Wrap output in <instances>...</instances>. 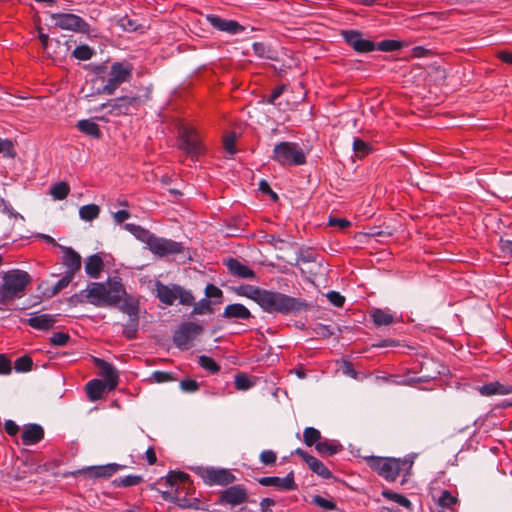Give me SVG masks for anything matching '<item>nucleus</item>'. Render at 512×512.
<instances>
[{
  "instance_id": "obj_50",
  "label": "nucleus",
  "mask_w": 512,
  "mask_h": 512,
  "mask_svg": "<svg viewBox=\"0 0 512 512\" xmlns=\"http://www.w3.org/2000/svg\"><path fill=\"white\" fill-rule=\"evenodd\" d=\"M33 360L30 356L24 355L15 360L14 369L16 372H28L32 369Z\"/></svg>"
},
{
  "instance_id": "obj_57",
  "label": "nucleus",
  "mask_w": 512,
  "mask_h": 512,
  "mask_svg": "<svg viewBox=\"0 0 512 512\" xmlns=\"http://www.w3.org/2000/svg\"><path fill=\"white\" fill-rule=\"evenodd\" d=\"M314 332L318 337H321V338H329L334 334V332L330 326L324 325L321 323H318L315 326Z\"/></svg>"
},
{
  "instance_id": "obj_31",
  "label": "nucleus",
  "mask_w": 512,
  "mask_h": 512,
  "mask_svg": "<svg viewBox=\"0 0 512 512\" xmlns=\"http://www.w3.org/2000/svg\"><path fill=\"white\" fill-rule=\"evenodd\" d=\"M370 317L373 323L378 327L391 325L395 320V317L392 313H390L388 310H383L380 308H373L370 311Z\"/></svg>"
},
{
  "instance_id": "obj_27",
  "label": "nucleus",
  "mask_w": 512,
  "mask_h": 512,
  "mask_svg": "<svg viewBox=\"0 0 512 512\" xmlns=\"http://www.w3.org/2000/svg\"><path fill=\"white\" fill-rule=\"evenodd\" d=\"M478 391L483 396H491V395H508L512 393L511 385H503L499 382H490L482 385L478 388Z\"/></svg>"
},
{
  "instance_id": "obj_18",
  "label": "nucleus",
  "mask_w": 512,
  "mask_h": 512,
  "mask_svg": "<svg viewBox=\"0 0 512 512\" xmlns=\"http://www.w3.org/2000/svg\"><path fill=\"white\" fill-rule=\"evenodd\" d=\"M206 19L214 29L226 32L231 35L240 34L245 30V27L242 26L239 22L235 20L224 19L218 15L209 14L206 16Z\"/></svg>"
},
{
  "instance_id": "obj_3",
  "label": "nucleus",
  "mask_w": 512,
  "mask_h": 512,
  "mask_svg": "<svg viewBox=\"0 0 512 512\" xmlns=\"http://www.w3.org/2000/svg\"><path fill=\"white\" fill-rule=\"evenodd\" d=\"M124 229L134 235L138 240L146 243L148 249L155 255L164 257L171 254L182 253L184 247L181 242H176L171 239L157 237L144 227L127 223Z\"/></svg>"
},
{
  "instance_id": "obj_46",
  "label": "nucleus",
  "mask_w": 512,
  "mask_h": 512,
  "mask_svg": "<svg viewBox=\"0 0 512 512\" xmlns=\"http://www.w3.org/2000/svg\"><path fill=\"white\" fill-rule=\"evenodd\" d=\"M403 47H404L403 43L400 41H397V40L387 39V40H383L379 43H376V49L380 50V51H385V52L397 51V50L402 49Z\"/></svg>"
},
{
  "instance_id": "obj_34",
  "label": "nucleus",
  "mask_w": 512,
  "mask_h": 512,
  "mask_svg": "<svg viewBox=\"0 0 512 512\" xmlns=\"http://www.w3.org/2000/svg\"><path fill=\"white\" fill-rule=\"evenodd\" d=\"M323 438L321 432L314 427H306L303 431V442L308 447H316Z\"/></svg>"
},
{
  "instance_id": "obj_6",
  "label": "nucleus",
  "mask_w": 512,
  "mask_h": 512,
  "mask_svg": "<svg viewBox=\"0 0 512 512\" xmlns=\"http://www.w3.org/2000/svg\"><path fill=\"white\" fill-rule=\"evenodd\" d=\"M271 159L281 166L295 167L306 163V154L298 143L282 141L274 146Z\"/></svg>"
},
{
  "instance_id": "obj_24",
  "label": "nucleus",
  "mask_w": 512,
  "mask_h": 512,
  "mask_svg": "<svg viewBox=\"0 0 512 512\" xmlns=\"http://www.w3.org/2000/svg\"><path fill=\"white\" fill-rule=\"evenodd\" d=\"M225 264L228 272L235 277L242 279L255 278V272L235 258H229Z\"/></svg>"
},
{
  "instance_id": "obj_39",
  "label": "nucleus",
  "mask_w": 512,
  "mask_h": 512,
  "mask_svg": "<svg viewBox=\"0 0 512 512\" xmlns=\"http://www.w3.org/2000/svg\"><path fill=\"white\" fill-rule=\"evenodd\" d=\"M100 208L96 204H87L79 209V216L82 220L92 221L99 216Z\"/></svg>"
},
{
  "instance_id": "obj_62",
  "label": "nucleus",
  "mask_w": 512,
  "mask_h": 512,
  "mask_svg": "<svg viewBox=\"0 0 512 512\" xmlns=\"http://www.w3.org/2000/svg\"><path fill=\"white\" fill-rule=\"evenodd\" d=\"M286 85H278L273 90L270 96L267 98L266 103L275 105L276 100L284 93Z\"/></svg>"
},
{
  "instance_id": "obj_2",
  "label": "nucleus",
  "mask_w": 512,
  "mask_h": 512,
  "mask_svg": "<svg viewBox=\"0 0 512 512\" xmlns=\"http://www.w3.org/2000/svg\"><path fill=\"white\" fill-rule=\"evenodd\" d=\"M87 302L96 307H116L126 295V289L119 277L109 279L107 283L90 282L81 291Z\"/></svg>"
},
{
  "instance_id": "obj_51",
  "label": "nucleus",
  "mask_w": 512,
  "mask_h": 512,
  "mask_svg": "<svg viewBox=\"0 0 512 512\" xmlns=\"http://www.w3.org/2000/svg\"><path fill=\"white\" fill-rule=\"evenodd\" d=\"M199 365L212 374L220 371V366L215 362V360L206 355H201L199 357Z\"/></svg>"
},
{
  "instance_id": "obj_9",
  "label": "nucleus",
  "mask_w": 512,
  "mask_h": 512,
  "mask_svg": "<svg viewBox=\"0 0 512 512\" xmlns=\"http://www.w3.org/2000/svg\"><path fill=\"white\" fill-rule=\"evenodd\" d=\"M54 26L62 30L91 35V26L80 16L73 13H51Z\"/></svg>"
},
{
  "instance_id": "obj_11",
  "label": "nucleus",
  "mask_w": 512,
  "mask_h": 512,
  "mask_svg": "<svg viewBox=\"0 0 512 512\" xmlns=\"http://www.w3.org/2000/svg\"><path fill=\"white\" fill-rule=\"evenodd\" d=\"M140 103V96H121L102 103L96 110L102 111L108 109L107 114L110 116L127 115L130 113L132 107L136 108Z\"/></svg>"
},
{
  "instance_id": "obj_16",
  "label": "nucleus",
  "mask_w": 512,
  "mask_h": 512,
  "mask_svg": "<svg viewBox=\"0 0 512 512\" xmlns=\"http://www.w3.org/2000/svg\"><path fill=\"white\" fill-rule=\"evenodd\" d=\"M248 493L243 485H233L221 491L218 499L219 504L237 506L247 502Z\"/></svg>"
},
{
  "instance_id": "obj_33",
  "label": "nucleus",
  "mask_w": 512,
  "mask_h": 512,
  "mask_svg": "<svg viewBox=\"0 0 512 512\" xmlns=\"http://www.w3.org/2000/svg\"><path fill=\"white\" fill-rule=\"evenodd\" d=\"M309 469L323 479H331L333 475L326 465L315 456L306 463Z\"/></svg>"
},
{
  "instance_id": "obj_53",
  "label": "nucleus",
  "mask_w": 512,
  "mask_h": 512,
  "mask_svg": "<svg viewBox=\"0 0 512 512\" xmlns=\"http://www.w3.org/2000/svg\"><path fill=\"white\" fill-rule=\"evenodd\" d=\"M0 154H3L5 157H14V145L9 139H0Z\"/></svg>"
},
{
  "instance_id": "obj_25",
  "label": "nucleus",
  "mask_w": 512,
  "mask_h": 512,
  "mask_svg": "<svg viewBox=\"0 0 512 512\" xmlns=\"http://www.w3.org/2000/svg\"><path fill=\"white\" fill-rule=\"evenodd\" d=\"M343 445L335 439L323 438L317 443L315 450L320 457H330L343 451Z\"/></svg>"
},
{
  "instance_id": "obj_14",
  "label": "nucleus",
  "mask_w": 512,
  "mask_h": 512,
  "mask_svg": "<svg viewBox=\"0 0 512 512\" xmlns=\"http://www.w3.org/2000/svg\"><path fill=\"white\" fill-rule=\"evenodd\" d=\"M179 147L186 154L196 156L201 153L202 146L199 137L192 128L184 127L179 132Z\"/></svg>"
},
{
  "instance_id": "obj_20",
  "label": "nucleus",
  "mask_w": 512,
  "mask_h": 512,
  "mask_svg": "<svg viewBox=\"0 0 512 512\" xmlns=\"http://www.w3.org/2000/svg\"><path fill=\"white\" fill-rule=\"evenodd\" d=\"M94 363L100 370V375L104 377L108 390H114L119 381V374L116 368L109 362L100 358H94Z\"/></svg>"
},
{
  "instance_id": "obj_4",
  "label": "nucleus",
  "mask_w": 512,
  "mask_h": 512,
  "mask_svg": "<svg viewBox=\"0 0 512 512\" xmlns=\"http://www.w3.org/2000/svg\"><path fill=\"white\" fill-rule=\"evenodd\" d=\"M32 278L26 271L12 269L4 273L0 284V305H7L25 295Z\"/></svg>"
},
{
  "instance_id": "obj_19",
  "label": "nucleus",
  "mask_w": 512,
  "mask_h": 512,
  "mask_svg": "<svg viewBox=\"0 0 512 512\" xmlns=\"http://www.w3.org/2000/svg\"><path fill=\"white\" fill-rule=\"evenodd\" d=\"M125 465L117 463H109L101 466H89L79 470V473H85L89 478H109L117 471L125 469Z\"/></svg>"
},
{
  "instance_id": "obj_64",
  "label": "nucleus",
  "mask_w": 512,
  "mask_h": 512,
  "mask_svg": "<svg viewBox=\"0 0 512 512\" xmlns=\"http://www.w3.org/2000/svg\"><path fill=\"white\" fill-rule=\"evenodd\" d=\"M499 247L502 253L512 257V240L500 238Z\"/></svg>"
},
{
  "instance_id": "obj_38",
  "label": "nucleus",
  "mask_w": 512,
  "mask_h": 512,
  "mask_svg": "<svg viewBox=\"0 0 512 512\" xmlns=\"http://www.w3.org/2000/svg\"><path fill=\"white\" fill-rule=\"evenodd\" d=\"M382 496L388 500H391V501H394L396 502L397 504L405 507L406 509L408 510H412V503L411 501L405 497L404 495L402 494H399V493H396V492H393L391 490H388V489H385L382 491Z\"/></svg>"
},
{
  "instance_id": "obj_47",
  "label": "nucleus",
  "mask_w": 512,
  "mask_h": 512,
  "mask_svg": "<svg viewBox=\"0 0 512 512\" xmlns=\"http://www.w3.org/2000/svg\"><path fill=\"white\" fill-rule=\"evenodd\" d=\"M437 503L442 508L452 509V506L458 503V498L452 495L450 491L444 490Z\"/></svg>"
},
{
  "instance_id": "obj_42",
  "label": "nucleus",
  "mask_w": 512,
  "mask_h": 512,
  "mask_svg": "<svg viewBox=\"0 0 512 512\" xmlns=\"http://www.w3.org/2000/svg\"><path fill=\"white\" fill-rule=\"evenodd\" d=\"M139 327V318H129L128 322L123 325V336L128 340L137 337Z\"/></svg>"
},
{
  "instance_id": "obj_29",
  "label": "nucleus",
  "mask_w": 512,
  "mask_h": 512,
  "mask_svg": "<svg viewBox=\"0 0 512 512\" xmlns=\"http://www.w3.org/2000/svg\"><path fill=\"white\" fill-rule=\"evenodd\" d=\"M103 268V259L98 254L89 256L85 262V272L91 278H98Z\"/></svg>"
},
{
  "instance_id": "obj_41",
  "label": "nucleus",
  "mask_w": 512,
  "mask_h": 512,
  "mask_svg": "<svg viewBox=\"0 0 512 512\" xmlns=\"http://www.w3.org/2000/svg\"><path fill=\"white\" fill-rule=\"evenodd\" d=\"M194 307L191 311V315H205V314H212L213 313V307L211 300H208L207 298H203L197 303H193Z\"/></svg>"
},
{
  "instance_id": "obj_12",
  "label": "nucleus",
  "mask_w": 512,
  "mask_h": 512,
  "mask_svg": "<svg viewBox=\"0 0 512 512\" xmlns=\"http://www.w3.org/2000/svg\"><path fill=\"white\" fill-rule=\"evenodd\" d=\"M197 474L210 486H227L236 480L235 475L226 468L198 467Z\"/></svg>"
},
{
  "instance_id": "obj_7",
  "label": "nucleus",
  "mask_w": 512,
  "mask_h": 512,
  "mask_svg": "<svg viewBox=\"0 0 512 512\" xmlns=\"http://www.w3.org/2000/svg\"><path fill=\"white\" fill-rule=\"evenodd\" d=\"M156 297L165 305L171 306L178 299L181 305L190 306L194 303V296L190 290L180 285H165L161 281L155 282Z\"/></svg>"
},
{
  "instance_id": "obj_58",
  "label": "nucleus",
  "mask_w": 512,
  "mask_h": 512,
  "mask_svg": "<svg viewBox=\"0 0 512 512\" xmlns=\"http://www.w3.org/2000/svg\"><path fill=\"white\" fill-rule=\"evenodd\" d=\"M180 388L187 393L196 392L199 389V384L193 379H184L180 382Z\"/></svg>"
},
{
  "instance_id": "obj_40",
  "label": "nucleus",
  "mask_w": 512,
  "mask_h": 512,
  "mask_svg": "<svg viewBox=\"0 0 512 512\" xmlns=\"http://www.w3.org/2000/svg\"><path fill=\"white\" fill-rule=\"evenodd\" d=\"M94 55L95 50L86 44L77 46L72 52V57L80 61L90 60Z\"/></svg>"
},
{
  "instance_id": "obj_21",
  "label": "nucleus",
  "mask_w": 512,
  "mask_h": 512,
  "mask_svg": "<svg viewBox=\"0 0 512 512\" xmlns=\"http://www.w3.org/2000/svg\"><path fill=\"white\" fill-rule=\"evenodd\" d=\"M57 317L58 315L40 314L39 312H33L31 313L30 318L23 320V323L34 329L47 331L54 326L57 321Z\"/></svg>"
},
{
  "instance_id": "obj_28",
  "label": "nucleus",
  "mask_w": 512,
  "mask_h": 512,
  "mask_svg": "<svg viewBox=\"0 0 512 512\" xmlns=\"http://www.w3.org/2000/svg\"><path fill=\"white\" fill-rule=\"evenodd\" d=\"M106 390H108L107 384L99 379H92L86 384V392L90 401L101 399Z\"/></svg>"
},
{
  "instance_id": "obj_45",
  "label": "nucleus",
  "mask_w": 512,
  "mask_h": 512,
  "mask_svg": "<svg viewBox=\"0 0 512 512\" xmlns=\"http://www.w3.org/2000/svg\"><path fill=\"white\" fill-rule=\"evenodd\" d=\"M371 146L369 143L365 142L360 138H355L353 141V151L357 157L362 158L368 155L371 151Z\"/></svg>"
},
{
  "instance_id": "obj_56",
  "label": "nucleus",
  "mask_w": 512,
  "mask_h": 512,
  "mask_svg": "<svg viewBox=\"0 0 512 512\" xmlns=\"http://www.w3.org/2000/svg\"><path fill=\"white\" fill-rule=\"evenodd\" d=\"M70 340V336L64 332H56L50 337V343L54 346H64Z\"/></svg>"
},
{
  "instance_id": "obj_44",
  "label": "nucleus",
  "mask_w": 512,
  "mask_h": 512,
  "mask_svg": "<svg viewBox=\"0 0 512 512\" xmlns=\"http://www.w3.org/2000/svg\"><path fill=\"white\" fill-rule=\"evenodd\" d=\"M70 192V187L66 182H58L51 187L50 194L55 200H63Z\"/></svg>"
},
{
  "instance_id": "obj_32",
  "label": "nucleus",
  "mask_w": 512,
  "mask_h": 512,
  "mask_svg": "<svg viewBox=\"0 0 512 512\" xmlns=\"http://www.w3.org/2000/svg\"><path fill=\"white\" fill-rule=\"evenodd\" d=\"M76 127L82 133H84L90 137H93L95 139H100L102 136L99 125L89 119L79 120L77 122Z\"/></svg>"
},
{
  "instance_id": "obj_23",
  "label": "nucleus",
  "mask_w": 512,
  "mask_h": 512,
  "mask_svg": "<svg viewBox=\"0 0 512 512\" xmlns=\"http://www.w3.org/2000/svg\"><path fill=\"white\" fill-rule=\"evenodd\" d=\"M60 248L64 253L62 263L66 267L65 273L75 276L81 268V256L71 247L60 246Z\"/></svg>"
},
{
  "instance_id": "obj_55",
  "label": "nucleus",
  "mask_w": 512,
  "mask_h": 512,
  "mask_svg": "<svg viewBox=\"0 0 512 512\" xmlns=\"http://www.w3.org/2000/svg\"><path fill=\"white\" fill-rule=\"evenodd\" d=\"M259 460L264 465H274L277 460V454L273 450H263L259 455Z\"/></svg>"
},
{
  "instance_id": "obj_36",
  "label": "nucleus",
  "mask_w": 512,
  "mask_h": 512,
  "mask_svg": "<svg viewBox=\"0 0 512 512\" xmlns=\"http://www.w3.org/2000/svg\"><path fill=\"white\" fill-rule=\"evenodd\" d=\"M175 504L178 507L183 508V509H195V510L203 509L202 502L198 498L188 497L187 495L182 497L179 495V493L177 494V499H176Z\"/></svg>"
},
{
  "instance_id": "obj_1",
  "label": "nucleus",
  "mask_w": 512,
  "mask_h": 512,
  "mask_svg": "<svg viewBox=\"0 0 512 512\" xmlns=\"http://www.w3.org/2000/svg\"><path fill=\"white\" fill-rule=\"evenodd\" d=\"M257 304L267 313L295 316L312 308V305L305 299L268 289H262Z\"/></svg>"
},
{
  "instance_id": "obj_43",
  "label": "nucleus",
  "mask_w": 512,
  "mask_h": 512,
  "mask_svg": "<svg viewBox=\"0 0 512 512\" xmlns=\"http://www.w3.org/2000/svg\"><path fill=\"white\" fill-rule=\"evenodd\" d=\"M74 276L65 273L64 276L57 281V283L50 289L46 291V295L48 297H53L57 295L61 290L66 288L73 280Z\"/></svg>"
},
{
  "instance_id": "obj_15",
  "label": "nucleus",
  "mask_w": 512,
  "mask_h": 512,
  "mask_svg": "<svg viewBox=\"0 0 512 512\" xmlns=\"http://www.w3.org/2000/svg\"><path fill=\"white\" fill-rule=\"evenodd\" d=\"M163 480V478L161 479ZM189 482V475L181 472V471H170L166 477L164 478V483L166 486L170 488H174L175 486V492L172 491H162L161 496L162 498L171 503H176L177 494L179 492V484H186Z\"/></svg>"
},
{
  "instance_id": "obj_49",
  "label": "nucleus",
  "mask_w": 512,
  "mask_h": 512,
  "mask_svg": "<svg viewBox=\"0 0 512 512\" xmlns=\"http://www.w3.org/2000/svg\"><path fill=\"white\" fill-rule=\"evenodd\" d=\"M311 502L324 511H331V510H335L337 508V505L334 501H332L330 499H326L320 495H314L312 497Z\"/></svg>"
},
{
  "instance_id": "obj_61",
  "label": "nucleus",
  "mask_w": 512,
  "mask_h": 512,
  "mask_svg": "<svg viewBox=\"0 0 512 512\" xmlns=\"http://www.w3.org/2000/svg\"><path fill=\"white\" fill-rule=\"evenodd\" d=\"M205 298L210 300L211 298H221L223 296V292L220 288L213 284H208L205 288Z\"/></svg>"
},
{
  "instance_id": "obj_13",
  "label": "nucleus",
  "mask_w": 512,
  "mask_h": 512,
  "mask_svg": "<svg viewBox=\"0 0 512 512\" xmlns=\"http://www.w3.org/2000/svg\"><path fill=\"white\" fill-rule=\"evenodd\" d=\"M341 35L344 41L358 53H368L376 50V43L364 39L358 30H342Z\"/></svg>"
},
{
  "instance_id": "obj_5",
  "label": "nucleus",
  "mask_w": 512,
  "mask_h": 512,
  "mask_svg": "<svg viewBox=\"0 0 512 512\" xmlns=\"http://www.w3.org/2000/svg\"><path fill=\"white\" fill-rule=\"evenodd\" d=\"M366 461L373 471L390 482L395 481L402 470H410L413 465V461L407 458L369 456Z\"/></svg>"
},
{
  "instance_id": "obj_63",
  "label": "nucleus",
  "mask_w": 512,
  "mask_h": 512,
  "mask_svg": "<svg viewBox=\"0 0 512 512\" xmlns=\"http://www.w3.org/2000/svg\"><path fill=\"white\" fill-rule=\"evenodd\" d=\"M119 25L125 30V31H128V32H133V31H136L138 29V24L136 23V21L128 18V17H123L119 20Z\"/></svg>"
},
{
  "instance_id": "obj_8",
  "label": "nucleus",
  "mask_w": 512,
  "mask_h": 512,
  "mask_svg": "<svg viewBox=\"0 0 512 512\" xmlns=\"http://www.w3.org/2000/svg\"><path fill=\"white\" fill-rule=\"evenodd\" d=\"M133 65L128 62H114L108 73L107 83L103 86L101 93L113 95L117 88L129 82L132 78Z\"/></svg>"
},
{
  "instance_id": "obj_54",
  "label": "nucleus",
  "mask_w": 512,
  "mask_h": 512,
  "mask_svg": "<svg viewBox=\"0 0 512 512\" xmlns=\"http://www.w3.org/2000/svg\"><path fill=\"white\" fill-rule=\"evenodd\" d=\"M326 297L335 307L342 308L345 304V297L337 291H329Z\"/></svg>"
},
{
  "instance_id": "obj_17",
  "label": "nucleus",
  "mask_w": 512,
  "mask_h": 512,
  "mask_svg": "<svg viewBox=\"0 0 512 512\" xmlns=\"http://www.w3.org/2000/svg\"><path fill=\"white\" fill-rule=\"evenodd\" d=\"M258 483L266 487H275L280 491H294L298 488L294 480V472L290 471L285 477L265 476L258 479Z\"/></svg>"
},
{
  "instance_id": "obj_52",
  "label": "nucleus",
  "mask_w": 512,
  "mask_h": 512,
  "mask_svg": "<svg viewBox=\"0 0 512 512\" xmlns=\"http://www.w3.org/2000/svg\"><path fill=\"white\" fill-rule=\"evenodd\" d=\"M119 309L128 314L129 318H139V308L136 303L128 302L125 300L120 306Z\"/></svg>"
},
{
  "instance_id": "obj_59",
  "label": "nucleus",
  "mask_w": 512,
  "mask_h": 512,
  "mask_svg": "<svg viewBox=\"0 0 512 512\" xmlns=\"http://www.w3.org/2000/svg\"><path fill=\"white\" fill-rule=\"evenodd\" d=\"M259 190L266 195H269L271 200L274 202L278 201L279 197L276 192H274L269 183L266 180H261L258 185Z\"/></svg>"
},
{
  "instance_id": "obj_26",
  "label": "nucleus",
  "mask_w": 512,
  "mask_h": 512,
  "mask_svg": "<svg viewBox=\"0 0 512 512\" xmlns=\"http://www.w3.org/2000/svg\"><path fill=\"white\" fill-rule=\"evenodd\" d=\"M221 316L226 319L248 320L252 317V314L243 304L234 303L227 305Z\"/></svg>"
},
{
  "instance_id": "obj_22",
  "label": "nucleus",
  "mask_w": 512,
  "mask_h": 512,
  "mask_svg": "<svg viewBox=\"0 0 512 512\" xmlns=\"http://www.w3.org/2000/svg\"><path fill=\"white\" fill-rule=\"evenodd\" d=\"M44 434V429L41 425L36 423L26 424L21 434L22 444L25 446L37 444L43 440Z\"/></svg>"
},
{
  "instance_id": "obj_60",
  "label": "nucleus",
  "mask_w": 512,
  "mask_h": 512,
  "mask_svg": "<svg viewBox=\"0 0 512 512\" xmlns=\"http://www.w3.org/2000/svg\"><path fill=\"white\" fill-rule=\"evenodd\" d=\"M235 141H236L235 133H230L229 135H226L224 138V148L231 155L235 154V152H236Z\"/></svg>"
},
{
  "instance_id": "obj_48",
  "label": "nucleus",
  "mask_w": 512,
  "mask_h": 512,
  "mask_svg": "<svg viewBox=\"0 0 512 512\" xmlns=\"http://www.w3.org/2000/svg\"><path fill=\"white\" fill-rule=\"evenodd\" d=\"M235 387L237 390L245 391L254 386L255 382L251 380L245 373H238L235 376Z\"/></svg>"
},
{
  "instance_id": "obj_30",
  "label": "nucleus",
  "mask_w": 512,
  "mask_h": 512,
  "mask_svg": "<svg viewBox=\"0 0 512 512\" xmlns=\"http://www.w3.org/2000/svg\"><path fill=\"white\" fill-rule=\"evenodd\" d=\"M43 467L41 465H34L28 460L22 461L21 464L13 469L12 477L15 480H23L29 473H39Z\"/></svg>"
},
{
  "instance_id": "obj_10",
  "label": "nucleus",
  "mask_w": 512,
  "mask_h": 512,
  "mask_svg": "<svg viewBox=\"0 0 512 512\" xmlns=\"http://www.w3.org/2000/svg\"><path fill=\"white\" fill-rule=\"evenodd\" d=\"M202 332V325L191 321L182 322L173 333V343L180 350H188Z\"/></svg>"
},
{
  "instance_id": "obj_37",
  "label": "nucleus",
  "mask_w": 512,
  "mask_h": 512,
  "mask_svg": "<svg viewBox=\"0 0 512 512\" xmlns=\"http://www.w3.org/2000/svg\"><path fill=\"white\" fill-rule=\"evenodd\" d=\"M143 482V477L141 475H127L124 477L115 478L112 481V485L114 487H132L137 486Z\"/></svg>"
},
{
  "instance_id": "obj_35",
  "label": "nucleus",
  "mask_w": 512,
  "mask_h": 512,
  "mask_svg": "<svg viewBox=\"0 0 512 512\" xmlns=\"http://www.w3.org/2000/svg\"><path fill=\"white\" fill-rule=\"evenodd\" d=\"M262 289L263 288L253 286V285H241L236 289V293L239 296H245V297L255 301L256 303H258Z\"/></svg>"
}]
</instances>
